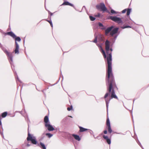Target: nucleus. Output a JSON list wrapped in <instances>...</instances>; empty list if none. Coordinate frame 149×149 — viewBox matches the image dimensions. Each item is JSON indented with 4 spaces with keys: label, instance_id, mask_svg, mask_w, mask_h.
<instances>
[{
    "label": "nucleus",
    "instance_id": "nucleus-32",
    "mask_svg": "<svg viewBox=\"0 0 149 149\" xmlns=\"http://www.w3.org/2000/svg\"><path fill=\"white\" fill-rule=\"evenodd\" d=\"M0 134H1V135L2 137H3V138L4 137L3 134V133L2 132H1V131L0 130Z\"/></svg>",
    "mask_w": 149,
    "mask_h": 149
},
{
    "label": "nucleus",
    "instance_id": "nucleus-33",
    "mask_svg": "<svg viewBox=\"0 0 149 149\" xmlns=\"http://www.w3.org/2000/svg\"><path fill=\"white\" fill-rule=\"evenodd\" d=\"M104 133L105 134H107V130H105L104 131Z\"/></svg>",
    "mask_w": 149,
    "mask_h": 149
},
{
    "label": "nucleus",
    "instance_id": "nucleus-43",
    "mask_svg": "<svg viewBox=\"0 0 149 149\" xmlns=\"http://www.w3.org/2000/svg\"><path fill=\"white\" fill-rule=\"evenodd\" d=\"M117 36H116V37H115V38H116V37H117Z\"/></svg>",
    "mask_w": 149,
    "mask_h": 149
},
{
    "label": "nucleus",
    "instance_id": "nucleus-20",
    "mask_svg": "<svg viewBox=\"0 0 149 149\" xmlns=\"http://www.w3.org/2000/svg\"><path fill=\"white\" fill-rule=\"evenodd\" d=\"M7 114V113L6 112H5L3 113L2 114V117H3V118L5 117L6 116Z\"/></svg>",
    "mask_w": 149,
    "mask_h": 149
},
{
    "label": "nucleus",
    "instance_id": "nucleus-13",
    "mask_svg": "<svg viewBox=\"0 0 149 149\" xmlns=\"http://www.w3.org/2000/svg\"><path fill=\"white\" fill-rule=\"evenodd\" d=\"M44 121L45 123V124H48L50 123V122L49 120L48 117L47 116H46L44 119Z\"/></svg>",
    "mask_w": 149,
    "mask_h": 149
},
{
    "label": "nucleus",
    "instance_id": "nucleus-22",
    "mask_svg": "<svg viewBox=\"0 0 149 149\" xmlns=\"http://www.w3.org/2000/svg\"><path fill=\"white\" fill-rule=\"evenodd\" d=\"M131 11V9H129L127 10V15H129L130 14V12Z\"/></svg>",
    "mask_w": 149,
    "mask_h": 149
},
{
    "label": "nucleus",
    "instance_id": "nucleus-44",
    "mask_svg": "<svg viewBox=\"0 0 149 149\" xmlns=\"http://www.w3.org/2000/svg\"><path fill=\"white\" fill-rule=\"evenodd\" d=\"M97 137L95 138H97Z\"/></svg>",
    "mask_w": 149,
    "mask_h": 149
},
{
    "label": "nucleus",
    "instance_id": "nucleus-36",
    "mask_svg": "<svg viewBox=\"0 0 149 149\" xmlns=\"http://www.w3.org/2000/svg\"><path fill=\"white\" fill-rule=\"evenodd\" d=\"M100 16V14H98L96 16L99 17Z\"/></svg>",
    "mask_w": 149,
    "mask_h": 149
},
{
    "label": "nucleus",
    "instance_id": "nucleus-19",
    "mask_svg": "<svg viewBox=\"0 0 149 149\" xmlns=\"http://www.w3.org/2000/svg\"><path fill=\"white\" fill-rule=\"evenodd\" d=\"M46 135L49 138L53 136V134L50 133H46Z\"/></svg>",
    "mask_w": 149,
    "mask_h": 149
},
{
    "label": "nucleus",
    "instance_id": "nucleus-29",
    "mask_svg": "<svg viewBox=\"0 0 149 149\" xmlns=\"http://www.w3.org/2000/svg\"><path fill=\"white\" fill-rule=\"evenodd\" d=\"M72 109V107L71 106L70 107H68V108H67V110L69 111H70L71 109Z\"/></svg>",
    "mask_w": 149,
    "mask_h": 149
},
{
    "label": "nucleus",
    "instance_id": "nucleus-30",
    "mask_svg": "<svg viewBox=\"0 0 149 149\" xmlns=\"http://www.w3.org/2000/svg\"><path fill=\"white\" fill-rule=\"evenodd\" d=\"M126 11H127V10L126 9H124L122 11V13H125L126 12Z\"/></svg>",
    "mask_w": 149,
    "mask_h": 149
},
{
    "label": "nucleus",
    "instance_id": "nucleus-37",
    "mask_svg": "<svg viewBox=\"0 0 149 149\" xmlns=\"http://www.w3.org/2000/svg\"><path fill=\"white\" fill-rule=\"evenodd\" d=\"M26 146L27 147H29L30 146V145H29V144H27Z\"/></svg>",
    "mask_w": 149,
    "mask_h": 149
},
{
    "label": "nucleus",
    "instance_id": "nucleus-25",
    "mask_svg": "<svg viewBox=\"0 0 149 149\" xmlns=\"http://www.w3.org/2000/svg\"><path fill=\"white\" fill-rule=\"evenodd\" d=\"M107 141L108 143L109 144H110L111 141V140L110 139H107L106 140Z\"/></svg>",
    "mask_w": 149,
    "mask_h": 149
},
{
    "label": "nucleus",
    "instance_id": "nucleus-3",
    "mask_svg": "<svg viewBox=\"0 0 149 149\" xmlns=\"http://www.w3.org/2000/svg\"><path fill=\"white\" fill-rule=\"evenodd\" d=\"M27 140L28 141H31L33 144H36L37 143L36 137L33 135H31L29 133H28Z\"/></svg>",
    "mask_w": 149,
    "mask_h": 149
},
{
    "label": "nucleus",
    "instance_id": "nucleus-26",
    "mask_svg": "<svg viewBox=\"0 0 149 149\" xmlns=\"http://www.w3.org/2000/svg\"><path fill=\"white\" fill-rule=\"evenodd\" d=\"M131 27L130 26H128L121 27V28L123 29H124L126 28H131Z\"/></svg>",
    "mask_w": 149,
    "mask_h": 149
},
{
    "label": "nucleus",
    "instance_id": "nucleus-18",
    "mask_svg": "<svg viewBox=\"0 0 149 149\" xmlns=\"http://www.w3.org/2000/svg\"><path fill=\"white\" fill-rule=\"evenodd\" d=\"M99 26V27H100V28L102 29H104V28L103 27V25L101 23H99L98 24Z\"/></svg>",
    "mask_w": 149,
    "mask_h": 149
},
{
    "label": "nucleus",
    "instance_id": "nucleus-1",
    "mask_svg": "<svg viewBox=\"0 0 149 149\" xmlns=\"http://www.w3.org/2000/svg\"><path fill=\"white\" fill-rule=\"evenodd\" d=\"M105 49L107 54V80L109 85L108 91L109 92L107 93L105 95L104 98L105 99L106 104H109L111 100L109 93H110L111 98L117 99V97L115 95L114 90L112 89V87L114 86L115 82L113 80V78L112 70L111 61L112 56L111 52L112 49L110 47V42L107 40L105 42Z\"/></svg>",
    "mask_w": 149,
    "mask_h": 149
},
{
    "label": "nucleus",
    "instance_id": "nucleus-8",
    "mask_svg": "<svg viewBox=\"0 0 149 149\" xmlns=\"http://www.w3.org/2000/svg\"><path fill=\"white\" fill-rule=\"evenodd\" d=\"M107 125L108 126V130L109 132L111 133L112 132V130L111 129L109 120L108 119L107 120Z\"/></svg>",
    "mask_w": 149,
    "mask_h": 149
},
{
    "label": "nucleus",
    "instance_id": "nucleus-27",
    "mask_svg": "<svg viewBox=\"0 0 149 149\" xmlns=\"http://www.w3.org/2000/svg\"><path fill=\"white\" fill-rule=\"evenodd\" d=\"M111 13H116V14H117V13H118V12H116L114 10H111Z\"/></svg>",
    "mask_w": 149,
    "mask_h": 149
},
{
    "label": "nucleus",
    "instance_id": "nucleus-10",
    "mask_svg": "<svg viewBox=\"0 0 149 149\" xmlns=\"http://www.w3.org/2000/svg\"><path fill=\"white\" fill-rule=\"evenodd\" d=\"M113 28V26H111L110 27L108 28L105 31V34L106 35L108 36L109 33L111 32V31Z\"/></svg>",
    "mask_w": 149,
    "mask_h": 149
},
{
    "label": "nucleus",
    "instance_id": "nucleus-42",
    "mask_svg": "<svg viewBox=\"0 0 149 149\" xmlns=\"http://www.w3.org/2000/svg\"><path fill=\"white\" fill-rule=\"evenodd\" d=\"M17 80H18V81L19 80V79H18V78H17Z\"/></svg>",
    "mask_w": 149,
    "mask_h": 149
},
{
    "label": "nucleus",
    "instance_id": "nucleus-9",
    "mask_svg": "<svg viewBox=\"0 0 149 149\" xmlns=\"http://www.w3.org/2000/svg\"><path fill=\"white\" fill-rule=\"evenodd\" d=\"M15 47L14 50L15 54H19V46L16 42H15Z\"/></svg>",
    "mask_w": 149,
    "mask_h": 149
},
{
    "label": "nucleus",
    "instance_id": "nucleus-28",
    "mask_svg": "<svg viewBox=\"0 0 149 149\" xmlns=\"http://www.w3.org/2000/svg\"><path fill=\"white\" fill-rule=\"evenodd\" d=\"M103 137L104 138V139H105L106 140L109 139L108 137L107 136H105V135H103Z\"/></svg>",
    "mask_w": 149,
    "mask_h": 149
},
{
    "label": "nucleus",
    "instance_id": "nucleus-34",
    "mask_svg": "<svg viewBox=\"0 0 149 149\" xmlns=\"http://www.w3.org/2000/svg\"><path fill=\"white\" fill-rule=\"evenodd\" d=\"M50 25H51V26H52V27H53V25H52V22H50Z\"/></svg>",
    "mask_w": 149,
    "mask_h": 149
},
{
    "label": "nucleus",
    "instance_id": "nucleus-14",
    "mask_svg": "<svg viewBox=\"0 0 149 149\" xmlns=\"http://www.w3.org/2000/svg\"><path fill=\"white\" fill-rule=\"evenodd\" d=\"M7 34L11 36V37H13V38H15L16 37L15 35L12 32H9L7 33Z\"/></svg>",
    "mask_w": 149,
    "mask_h": 149
},
{
    "label": "nucleus",
    "instance_id": "nucleus-40",
    "mask_svg": "<svg viewBox=\"0 0 149 149\" xmlns=\"http://www.w3.org/2000/svg\"><path fill=\"white\" fill-rule=\"evenodd\" d=\"M44 134H43L42 136H43V137L44 136Z\"/></svg>",
    "mask_w": 149,
    "mask_h": 149
},
{
    "label": "nucleus",
    "instance_id": "nucleus-12",
    "mask_svg": "<svg viewBox=\"0 0 149 149\" xmlns=\"http://www.w3.org/2000/svg\"><path fill=\"white\" fill-rule=\"evenodd\" d=\"M72 136L76 140L78 141H80V140L81 139L79 136L74 134H72Z\"/></svg>",
    "mask_w": 149,
    "mask_h": 149
},
{
    "label": "nucleus",
    "instance_id": "nucleus-31",
    "mask_svg": "<svg viewBox=\"0 0 149 149\" xmlns=\"http://www.w3.org/2000/svg\"><path fill=\"white\" fill-rule=\"evenodd\" d=\"M97 37H95V40L93 41L94 42L96 43L97 42Z\"/></svg>",
    "mask_w": 149,
    "mask_h": 149
},
{
    "label": "nucleus",
    "instance_id": "nucleus-24",
    "mask_svg": "<svg viewBox=\"0 0 149 149\" xmlns=\"http://www.w3.org/2000/svg\"><path fill=\"white\" fill-rule=\"evenodd\" d=\"M15 38L16 41L19 42L21 40V39L19 37H16Z\"/></svg>",
    "mask_w": 149,
    "mask_h": 149
},
{
    "label": "nucleus",
    "instance_id": "nucleus-11",
    "mask_svg": "<svg viewBox=\"0 0 149 149\" xmlns=\"http://www.w3.org/2000/svg\"><path fill=\"white\" fill-rule=\"evenodd\" d=\"M97 45L99 47H100V50L101 51L104 57V58H106V54L105 52L102 49L101 46V45H99L98 44Z\"/></svg>",
    "mask_w": 149,
    "mask_h": 149
},
{
    "label": "nucleus",
    "instance_id": "nucleus-35",
    "mask_svg": "<svg viewBox=\"0 0 149 149\" xmlns=\"http://www.w3.org/2000/svg\"><path fill=\"white\" fill-rule=\"evenodd\" d=\"M47 22H48L50 23V22H52V21H51V20H47Z\"/></svg>",
    "mask_w": 149,
    "mask_h": 149
},
{
    "label": "nucleus",
    "instance_id": "nucleus-15",
    "mask_svg": "<svg viewBox=\"0 0 149 149\" xmlns=\"http://www.w3.org/2000/svg\"><path fill=\"white\" fill-rule=\"evenodd\" d=\"M69 5V6H73V5L71 3H69L68 2H66V1L64 2L62 4V5Z\"/></svg>",
    "mask_w": 149,
    "mask_h": 149
},
{
    "label": "nucleus",
    "instance_id": "nucleus-23",
    "mask_svg": "<svg viewBox=\"0 0 149 149\" xmlns=\"http://www.w3.org/2000/svg\"><path fill=\"white\" fill-rule=\"evenodd\" d=\"M99 38H100V40L101 41H103V36L102 35H100L99 36Z\"/></svg>",
    "mask_w": 149,
    "mask_h": 149
},
{
    "label": "nucleus",
    "instance_id": "nucleus-6",
    "mask_svg": "<svg viewBox=\"0 0 149 149\" xmlns=\"http://www.w3.org/2000/svg\"><path fill=\"white\" fill-rule=\"evenodd\" d=\"M45 125L47 128L48 130L49 131H53L54 130V127L50 124V123L45 124Z\"/></svg>",
    "mask_w": 149,
    "mask_h": 149
},
{
    "label": "nucleus",
    "instance_id": "nucleus-4",
    "mask_svg": "<svg viewBox=\"0 0 149 149\" xmlns=\"http://www.w3.org/2000/svg\"><path fill=\"white\" fill-rule=\"evenodd\" d=\"M110 18L112 20L118 24L122 23V21L121 18L116 16H111Z\"/></svg>",
    "mask_w": 149,
    "mask_h": 149
},
{
    "label": "nucleus",
    "instance_id": "nucleus-39",
    "mask_svg": "<svg viewBox=\"0 0 149 149\" xmlns=\"http://www.w3.org/2000/svg\"><path fill=\"white\" fill-rule=\"evenodd\" d=\"M50 14L51 16L53 14L52 13H50Z\"/></svg>",
    "mask_w": 149,
    "mask_h": 149
},
{
    "label": "nucleus",
    "instance_id": "nucleus-2",
    "mask_svg": "<svg viewBox=\"0 0 149 149\" xmlns=\"http://www.w3.org/2000/svg\"><path fill=\"white\" fill-rule=\"evenodd\" d=\"M0 47L3 51L7 55L8 59L9 60L10 63L11 64L12 62H13V54L9 52L6 49H4L2 46V45L0 43Z\"/></svg>",
    "mask_w": 149,
    "mask_h": 149
},
{
    "label": "nucleus",
    "instance_id": "nucleus-21",
    "mask_svg": "<svg viewBox=\"0 0 149 149\" xmlns=\"http://www.w3.org/2000/svg\"><path fill=\"white\" fill-rule=\"evenodd\" d=\"M89 18L90 20L92 21H94L95 19V17L91 16H89Z\"/></svg>",
    "mask_w": 149,
    "mask_h": 149
},
{
    "label": "nucleus",
    "instance_id": "nucleus-16",
    "mask_svg": "<svg viewBox=\"0 0 149 149\" xmlns=\"http://www.w3.org/2000/svg\"><path fill=\"white\" fill-rule=\"evenodd\" d=\"M40 147L41 148H42V149H46V147L44 143H42V142H40Z\"/></svg>",
    "mask_w": 149,
    "mask_h": 149
},
{
    "label": "nucleus",
    "instance_id": "nucleus-5",
    "mask_svg": "<svg viewBox=\"0 0 149 149\" xmlns=\"http://www.w3.org/2000/svg\"><path fill=\"white\" fill-rule=\"evenodd\" d=\"M96 8L98 9L101 10L103 11H105L107 10L104 4L103 3H101L99 5H97Z\"/></svg>",
    "mask_w": 149,
    "mask_h": 149
},
{
    "label": "nucleus",
    "instance_id": "nucleus-7",
    "mask_svg": "<svg viewBox=\"0 0 149 149\" xmlns=\"http://www.w3.org/2000/svg\"><path fill=\"white\" fill-rule=\"evenodd\" d=\"M118 28H114L113 30L111 31V32L110 33V35L111 36H113V35L116 34L118 31Z\"/></svg>",
    "mask_w": 149,
    "mask_h": 149
},
{
    "label": "nucleus",
    "instance_id": "nucleus-38",
    "mask_svg": "<svg viewBox=\"0 0 149 149\" xmlns=\"http://www.w3.org/2000/svg\"><path fill=\"white\" fill-rule=\"evenodd\" d=\"M1 125V120H0V125Z\"/></svg>",
    "mask_w": 149,
    "mask_h": 149
},
{
    "label": "nucleus",
    "instance_id": "nucleus-17",
    "mask_svg": "<svg viewBox=\"0 0 149 149\" xmlns=\"http://www.w3.org/2000/svg\"><path fill=\"white\" fill-rule=\"evenodd\" d=\"M87 130V129L84 128L82 127H80V131L81 132H83Z\"/></svg>",
    "mask_w": 149,
    "mask_h": 149
},
{
    "label": "nucleus",
    "instance_id": "nucleus-41",
    "mask_svg": "<svg viewBox=\"0 0 149 149\" xmlns=\"http://www.w3.org/2000/svg\"><path fill=\"white\" fill-rule=\"evenodd\" d=\"M69 117H71V118H72V117L71 116H69Z\"/></svg>",
    "mask_w": 149,
    "mask_h": 149
}]
</instances>
